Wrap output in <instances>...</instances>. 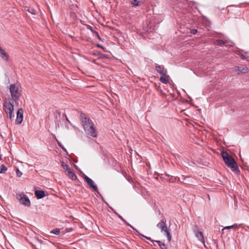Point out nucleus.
I'll use <instances>...</instances> for the list:
<instances>
[{"instance_id": "39", "label": "nucleus", "mask_w": 249, "mask_h": 249, "mask_svg": "<svg viewBox=\"0 0 249 249\" xmlns=\"http://www.w3.org/2000/svg\"><path fill=\"white\" fill-rule=\"evenodd\" d=\"M57 112L58 113L59 116L60 117V112H59L58 111Z\"/></svg>"}, {"instance_id": "6", "label": "nucleus", "mask_w": 249, "mask_h": 249, "mask_svg": "<svg viewBox=\"0 0 249 249\" xmlns=\"http://www.w3.org/2000/svg\"><path fill=\"white\" fill-rule=\"evenodd\" d=\"M86 133L90 136L96 137L97 132L94 125H83Z\"/></svg>"}, {"instance_id": "3", "label": "nucleus", "mask_w": 249, "mask_h": 249, "mask_svg": "<svg viewBox=\"0 0 249 249\" xmlns=\"http://www.w3.org/2000/svg\"><path fill=\"white\" fill-rule=\"evenodd\" d=\"M13 101L9 98L5 100L3 102V109L9 115V118L11 119L12 117V114L14 111V103Z\"/></svg>"}, {"instance_id": "11", "label": "nucleus", "mask_w": 249, "mask_h": 249, "mask_svg": "<svg viewBox=\"0 0 249 249\" xmlns=\"http://www.w3.org/2000/svg\"><path fill=\"white\" fill-rule=\"evenodd\" d=\"M234 70L238 72V73H246L249 71V69L248 68L236 66L234 68Z\"/></svg>"}, {"instance_id": "35", "label": "nucleus", "mask_w": 249, "mask_h": 249, "mask_svg": "<svg viewBox=\"0 0 249 249\" xmlns=\"http://www.w3.org/2000/svg\"><path fill=\"white\" fill-rule=\"evenodd\" d=\"M99 195L100 196H101V199H102V200H103L104 202H105L107 204V202H105V199H104L103 197L102 196L101 194L100 193V194H99Z\"/></svg>"}, {"instance_id": "32", "label": "nucleus", "mask_w": 249, "mask_h": 249, "mask_svg": "<svg viewBox=\"0 0 249 249\" xmlns=\"http://www.w3.org/2000/svg\"><path fill=\"white\" fill-rule=\"evenodd\" d=\"M197 32V31L196 29H192L190 30V33L193 35L196 34Z\"/></svg>"}, {"instance_id": "36", "label": "nucleus", "mask_w": 249, "mask_h": 249, "mask_svg": "<svg viewBox=\"0 0 249 249\" xmlns=\"http://www.w3.org/2000/svg\"><path fill=\"white\" fill-rule=\"evenodd\" d=\"M97 47H98V48H101V49H104V47H103L102 45H99V44H98V45H97Z\"/></svg>"}, {"instance_id": "34", "label": "nucleus", "mask_w": 249, "mask_h": 249, "mask_svg": "<svg viewBox=\"0 0 249 249\" xmlns=\"http://www.w3.org/2000/svg\"><path fill=\"white\" fill-rule=\"evenodd\" d=\"M240 57L241 59H245L246 58V56L245 55H244V54H241L240 55Z\"/></svg>"}, {"instance_id": "31", "label": "nucleus", "mask_w": 249, "mask_h": 249, "mask_svg": "<svg viewBox=\"0 0 249 249\" xmlns=\"http://www.w3.org/2000/svg\"><path fill=\"white\" fill-rule=\"evenodd\" d=\"M87 29L90 30L92 33L95 31L93 29L92 27L91 26H90V25H87Z\"/></svg>"}, {"instance_id": "26", "label": "nucleus", "mask_w": 249, "mask_h": 249, "mask_svg": "<svg viewBox=\"0 0 249 249\" xmlns=\"http://www.w3.org/2000/svg\"><path fill=\"white\" fill-rule=\"evenodd\" d=\"M234 227H237V225L236 224H234L233 225L230 226L225 227L224 230H229Z\"/></svg>"}, {"instance_id": "41", "label": "nucleus", "mask_w": 249, "mask_h": 249, "mask_svg": "<svg viewBox=\"0 0 249 249\" xmlns=\"http://www.w3.org/2000/svg\"><path fill=\"white\" fill-rule=\"evenodd\" d=\"M153 244H154V246H156V243H155V244H154V242H153Z\"/></svg>"}, {"instance_id": "4", "label": "nucleus", "mask_w": 249, "mask_h": 249, "mask_svg": "<svg viewBox=\"0 0 249 249\" xmlns=\"http://www.w3.org/2000/svg\"><path fill=\"white\" fill-rule=\"evenodd\" d=\"M221 155L225 163L228 167L230 166V165H231L232 164L235 163V160L228 152L226 151H223L222 152Z\"/></svg>"}, {"instance_id": "10", "label": "nucleus", "mask_w": 249, "mask_h": 249, "mask_svg": "<svg viewBox=\"0 0 249 249\" xmlns=\"http://www.w3.org/2000/svg\"><path fill=\"white\" fill-rule=\"evenodd\" d=\"M23 110L22 108H19L17 111V117L16 120L18 124L21 123L23 120Z\"/></svg>"}, {"instance_id": "7", "label": "nucleus", "mask_w": 249, "mask_h": 249, "mask_svg": "<svg viewBox=\"0 0 249 249\" xmlns=\"http://www.w3.org/2000/svg\"><path fill=\"white\" fill-rule=\"evenodd\" d=\"M84 178L87 183L98 194H100L97 186L94 183L93 180L86 175H84Z\"/></svg>"}, {"instance_id": "14", "label": "nucleus", "mask_w": 249, "mask_h": 249, "mask_svg": "<svg viewBox=\"0 0 249 249\" xmlns=\"http://www.w3.org/2000/svg\"><path fill=\"white\" fill-rule=\"evenodd\" d=\"M155 69L157 72L161 75H162L164 73H167V70L165 69L164 67L162 65H157Z\"/></svg>"}, {"instance_id": "5", "label": "nucleus", "mask_w": 249, "mask_h": 249, "mask_svg": "<svg viewBox=\"0 0 249 249\" xmlns=\"http://www.w3.org/2000/svg\"><path fill=\"white\" fill-rule=\"evenodd\" d=\"M17 198L18 200L20 203L27 207L31 205V202L29 198L24 193H21L17 195Z\"/></svg>"}, {"instance_id": "12", "label": "nucleus", "mask_w": 249, "mask_h": 249, "mask_svg": "<svg viewBox=\"0 0 249 249\" xmlns=\"http://www.w3.org/2000/svg\"><path fill=\"white\" fill-rule=\"evenodd\" d=\"M170 77L167 75V73H164L160 78V81L163 84H166L168 83Z\"/></svg>"}, {"instance_id": "8", "label": "nucleus", "mask_w": 249, "mask_h": 249, "mask_svg": "<svg viewBox=\"0 0 249 249\" xmlns=\"http://www.w3.org/2000/svg\"><path fill=\"white\" fill-rule=\"evenodd\" d=\"M80 117L84 124H94L91 120L89 118H88L85 114L81 113Z\"/></svg>"}, {"instance_id": "43", "label": "nucleus", "mask_w": 249, "mask_h": 249, "mask_svg": "<svg viewBox=\"0 0 249 249\" xmlns=\"http://www.w3.org/2000/svg\"><path fill=\"white\" fill-rule=\"evenodd\" d=\"M187 178H183L184 179V180H185Z\"/></svg>"}, {"instance_id": "18", "label": "nucleus", "mask_w": 249, "mask_h": 249, "mask_svg": "<svg viewBox=\"0 0 249 249\" xmlns=\"http://www.w3.org/2000/svg\"><path fill=\"white\" fill-rule=\"evenodd\" d=\"M35 196L37 199H41L45 196V193L43 191L36 190L35 192Z\"/></svg>"}, {"instance_id": "16", "label": "nucleus", "mask_w": 249, "mask_h": 249, "mask_svg": "<svg viewBox=\"0 0 249 249\" xmlns=\"http://www.w3.org/2000/svg\"><path fill=\"white\" fill-rule=\"evenodd\" d=\"M66 173V175L71 179L76 180L77 178V176L72 170L70 169Z\"/></svg>"}, {"instance_id": "20", "label": "nucleus", "mask_w": 249, "mask_h": 249, "mask_svg": "<svg viewBox=\"0 0 249 249\" xmlns=\"http://www.w3.org/2000/svg\"><path fill=\"white\" fill-rule=\"evenodd\" d=\"M110 209L124 223H125L127 225H130V224H129L125 219H124L122 216L119 214L113 209H112L111 207Z\"/></svg>"}, {"instance_id": "2", "label": "nucleus", "mask_w": 249, "mask_h": 249, "mask_svg": "<svg viewBox=\"0 0 249 249\" xmlns=\"http://www.w3.org/2000/svg\"><path fill=\"white\" fill-rule=\"evenodd\" d=\"M157 227L160 229L161 232L166 235L168 241L170 242L171 240L172 237L166 223V220L164 218L162 219L157 224Z\"/></svg>"}, {"instance_id": "24", "label": "nucleus", "mask_w": 249, "mask_h": 249, "mask_svg": "<svg viewBox=\"0 0 249 249\" xmlns=\"http://www.w3.org/2000/svg\"><path fill=\"white\" fill-rule=\"evenodd\" d=\"M7 170V167L4 165L2 164L1 165V169L0 170V174L4 173Z\"/></svg>"}, {"instance_id": "44", "label": "nucleus", "mask_w": 249, "mask_h": 249, "mask_svg": "<svg viewBox=\"0 0 249 249\" xmlns=\"http://www.w3.org/2000/svg\"><path fill=\"white\" fill-rule=\"evenodd\" d=\"M0 49H2L1 47H0Z\"/></svg>"}, {"instance_id": "28", "label": "nucleus", "mask_w": 249, "mask_h": 249, "mask_svg": "<svg viewBox=\"0 0 249 249\" xmlns=\"http://www.w3.org/2000/svg\"><path fill=\"white\" fill-rule=\"evenodd\" d=\"M93 36L97 37L100 40L103 41L101 38L100 37L98 33L96 31H94L93 33Z\"/></svg>"}, {"instance_id": "21", "label": "nucleus", "mask_w": 249, "mask_h": 249, "mask_svg": "<svg viewBox=\"0 0 249 249\" xmlns=\"http://www.w3.org/2000/svg\"><path fill=\"white\" fill-rule=\"evenodd\" d=\"M155 242L158 244L160 249H167L166 246L164 243L158 240L155 241Z\"/></svg>"}, {"instance_id": "15", "label": "nucleus", "mask_w": 249, "mask_h": 249, "mask_svg": "<svg viewBox=\"0 0 249 249\" xmlns=\"http://www.w3.org/2000/svg\"><path fill=\"white\" fill-rule=\"evenodd\" d=\"M229 168H231L232 171L234 172L235 174H238L240 173V170L239 169L236 161H235V163L232 164L231 165H230Z\"/></svg>"}, {"instance_id": "13", "label": "nucleus", "mask_w": 249, "mask_h": 249, "mask_svg": "<svg viewBox=\"0 0 249 249\" xmlns=\"http://www.w3.org/2000/svg\"><path fill=\"white\" fill-rule=\"evenodd\" d=\"M0 56L5 61H7L9 56L8 54L3 49H0Z\"/></svg>"}, {"instance_id": "25", "label": "nucleus", "mask_w": 249, "mask_h": 249, "mask_svg": "<svg viewBox=\"0 0 249 249\" xmlns=\"http://www.w3.org/2000/svg\"><path fill=\"white\" fill-rule=\"evenodd\" d=\"M51 233H53L56 235H58L60 233V229L58 228H55L51 231Z\"/></svg>"}, {"instance_id": "22", "label": "nucleus", "mask_w": 249, "mask_h": 249, "mask_svg": "<svg viewBox=\"0 0 249 249\" xmlns=\"http://www.w3.org/2000/svg\"><path fill=\"white\" fill-rule=\"evenodd\" d=\"M61 165L63 169L65 170V172H67L68 171L71 169L69 166L63 161L62 162Z\"/></svg>"}, {"instance_id": "37", "label": "nucleus", "mask_w": 249, "mask_h": 249, "mask_svg": "<svg viewBox=\"0 0 249 249\" xmlns=\"http://www.w3.org/2000/svg\"><path fill=\"white\" fill-rule=\"evenodd\" d=\"M224 230H224V228H223V229H222V231H221V233H222V234H224Z\"/></svg>"}, {"instance_id": "19", "label": "nucleus", "mask_w": 249, "mask_h": 249, "mask_svg": "<svg viewBox=\"0 0 249 249\" xmlns=\"http://www.w3.org/2000/svg\"><path fill=\"white\" fill-rule=\"evenodd\" d=\"M25 9L32 15H36L37 14L36 10L32 7H25Z\"/></svg>"}, {"instance_id": "30", "label": "nucleus", "mask_w": 249, "mask_h": 249, "mask_svg": "<svg viewBox=\"0 0 249 249\" xmlns=\"http://www.w3.org/2000/svg\"><path fill=\"white\" fill-rule=\"evenodd\" d=\"M130 227H131L133 230H134L137 233L142 236V234H141L138 230H137L135 228H134L132 225L130 224V225H128Z\"/></svg>"}, {"instance_id": "17", "label": "nucleus", "mask_w": 249, "mask_h": 249, "mask_svg": "<svg viewBox=\"0 0 249 249\" xmlns=\"http://www.w3.org/2000/svg\"><path fill=\"white\" fill-rule=\"evenodd\" d=\"M144 0H133L131 2V4L133 6H139L143 4Z\"/></svg>"}, {"instance_id": "9", "label": "nucleus", "mask_w": 249, "mask_h": 249, "mask_svg": "<svg viewBox=\"0 0 249 249\" xmlns=\"http://www.w3.org/2000/svg\"><path fill=\"white\" fill-rule=\"evenodd\" d=\"M194 231L195 233V235L201 242L204 243V238L203 234L201 231H199L198 227L196 225L194 229Z\"/></svg>"}, {"instance_id": "40", "label": "nucleus", "mask_w": 249, "mask_h": 249, "mask_svg": "<svg viewBox=\"0 0 249 249\" xmlns=\"http://www.w3.org/2000/svg\"><path fill=\"white\" fill-rule=\"evenodd\" d=\"M58 144L60 147H61L62 149H63V147L59 143H58Z\"/></svg>"}, {"instance_id": "23", "label": "nucleus", "mask_w": 249, "mask_h": 249, "mask_svg": "<svg viewBox=\"0 0 249 249\" xmlns=\"http://www.w3.org/2000/svg\"><path fill=\"white\" fill-rule=\"evenodd\" d=\"M214 44L215 45L222 46L223 45L225 44V42L223 40H216Z\"/></svg>"}, {"instance_id": "29", "label": "nucleus", "mask_w": 249, "mask_h": 249, "mask_svg": "<svg viewBox=\"0 0 249 249\" xmlns=\"http://www.w3.org/2000/svg\"><path fill=\"white\" fill-rule=\"evenodd\" d=\"M22 174V173L19 171L18 169H16V175L17 177H20Z\"/></svg>"}, {"instance_id": "27", "label": "nucleus", "mask_w": 249, "mask_h": 249, "mask_svg": "<svg viewBox=\"0 0 249 249\" xmlns=\"http://www.w3.org/2000/svg\"><path fill=\"white\" fill-rule=\"evenodd\" d=\"M62 119L63 120V121H66L67 122H69V123H70V122L68 120V119L66 115L65 114V113H63L62 114Z\"/></svg>"}, {"instance_id": "33", "label": "nucleus", "mask_w": 249, "mask_h": 249, "mask_svg": "<svg viewBox=\"0 0 249 249\" xmlns=\"http://www.w3.org/2000/svg\"><path fill=\"white\" fill-rule=\"evenodd\" d=\"M142 236L144 238H145L146 239H147V240H150L151 242L153 243V242H155V241L156 240H153L151 239V238L150 237H147V236H145L143 235H142Z\"/></svg>"}, {"instance_id": "42", "label": "nucleus", "mask_w": 249, "mask_h": 249, "mask_svg": "<svg viewBox=\"0 0 249 249\" xmlns=\"http://www.w3.org/2000/svg\"><path fill=\"white\" fill-rule=\"evenodd\" d=\"M1 160V157L0 156V160Z\"/></svg>"}, {"instance_id": "38", "label": "nucleus", "mask_w": 249, "mask_h": 249, "mask_svg": "<svg viewBox=\"0 0 249 249\" xmlns=\"http://www.w3.org/2000/svg\"><path fill=\"white\" fill-rule=\"evenodd\" d=\"M100 55H102L101 57H104V56H105V55H104V54H100Z\"/></svg>"}, {"instance_id": "1", "label": "nucleus", "mask_w": 249, "mask_h": 249, "mask_svg": "<svg viewBox=\"0 0 249 249\" xmlns=\"http://www.w3.org/2000/svg\"><path fill=\"white\" fill-rule=\"evenodd\" d=\"M10 92L12 100L16 102L20 98L22 94V88L20 85L13 84L10 86Z\"/></svg>"}]
</instances>
